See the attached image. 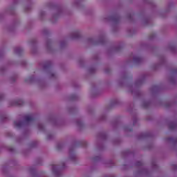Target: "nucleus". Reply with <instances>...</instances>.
Returning a JSON list of instances; mask_svg holds the SVG:
<instances>
[{"mask_svg": "<svg viewBox=\"0 0 177 177\" xmlns=\"http://www.w3.org/2000/svg\"><path fill=\"white\" fill-rule=\"evenodd\" d=\"M35 120V118L32 115H29L25 116V121L26 122H32V121Z\"/></svg>", "mask_w": 177, "mask_h": 177, "instance_id": "obj_1", "label": "nucleus"}, {"mask_svg": "<svg viewBox=\"0 0 177 177\" xmlns=\"http://www.w3.org/2000/svg\"><path fill=\"white\" fill-rule=\"evenodd\" d=\"M14 125L16 128H21V127H23V122L15 120L14 122Z\"/></svg>", "mask_w": 177, "mask_h": 177, "instance_id": "obj_2", "label": "nucleus"}, {"mask_svg": "<svg viewBox=\"0 0 177 177\" xmlns=\"http://www.w3.org/2000/svg\"><path fill=\"white\" fill-rule=\"evenodd\" d=\"M133 60L134 62H140L141 59L140 57H134Z\"/></svg>", "mask_w": 177, "mask_h": 177, "instance_id": "obj_3", "label": "nucleus"}, {"mask_svg": "<svg viewBox=\"0 0 177 177\" xmlns=\"http://www.w3.org/2000/svg\"><path fill=\"white\" fill-rule=\"evenodd\" d=\"M137 165L138 166L143 165V163L142 162H138Z\"/></svg>", "mask_w": 177, "mask_h": 177, "instance_id": "obj_4", "label": "nucleus"}, {"mask_svg": "<svg viewBox=\"0 0 177 177\" xmlns=\"http://www.w3.org/2000/svg\"><path fill=\"white\" fill-rule=\"evenodd\" d=\"M57 168L56 165H53V171L55 172V169Z\"/></svg>", "mask_w": 177, "mask_h": 177, "instance_id": "obj_5", "label": "nucleus"}, {"mask_svg": "<svg viewBox=\"0 0 177 177\" xmlns=\"http://www.w3.org/2000/svg\"><path fill=\"white\" fill-rule=\"evenodd\" d=\"M20 102H21V101H19V102H17V105H18V106H20V104H21L20 103Z\"/></svg>", "mask_w": 177, "mask_h": 177, "instance_id": "obj_6", "label": "nucleus"}, {"mask_svg": "<svg viewBox=\"0 0 177 177\" xmlns=\"http://www.w3.org/2000/svg\"><path fill=\"white\" fill-rule=\"evenodd\" d=\"M77 36H76V38H78V33H76Z\"/></svg>", "mask_w": 177, "mask_h": 177, "instance_id": "obj_7", "label": "nucleus"}, {"mask_svg": "<svg viewBox=\"0 0 177 177\" xmlns=\"http://www.w3.org/2000/svg\"><path fill=\"white\" fill-rule=\"evenodd\" d=\"M146 105H147V106H149V103H146Z\"/></svg>", "mask_w": 177, "mask_h": 177, "instance_id": "obj_8", "label": "nucleus"}, {"mask_svg": "<svg viewBox=\"0 0 177 177\" xmlns=\"http://www.w3.org/2000/svg\"><path fill=\"white\" fill-rule=\"evenodd\" d=\"M173 128H175V124L173 125Z\"/></svg>", "mask_w": 177, "mask_h": 177, "instance_id": "obj_9", "label": "nucleus"}, {"mask_svg": "<svg viewBox=\"0 0 177 177\" xmlns=\"http://www.w3.org/2000/svg\"><path fill=\"white\" fill-rule=\"evenodd\" d=\"M176 72H177V71H176Z\"/></svg>", "mask_w": 177, "mask_h": 177, "instance_id": "obj_10", "label": "nucleus"}]
</instances>
